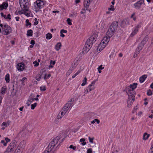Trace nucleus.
<instances>
[{
	"label": "nucleus",
	"mask_w": 153,
	"mask_h": 153,
	"mask_svg": "<svg viewBox=\"0 0 153 153\" xmlns=\"http://www.w3.org/2000/svg\"><path fill=\"white\" fill-rule=\"evenodd\" d=\"M28 100L30 101L31 103L33 101V98L32 97H29Z\"/></svg>",
	"instance_id": "46"
},
{
	"label": "nucleus",
	"mask_w": 153,
	"mask_h": 153,
	"mask_svg": "<svg viewBox=\"0 0 153 153\" xmlns=\"http://www.w3.org/2000/svg\"><path fill=\"white\" fill-rule=\"evenodd\" d=\"M135 13H134L131 16V18H132L135 21L136 19V17H134V16L135 15Z\"/></svg>",
	"instance_id": "51"
},
{
	"label": "nucleus",
	"mask_w": 153,
	"mask_h": 153,
	"mask_svg": "<svg viewBox=\"0 0 153 153\" xmlns=\"http://www.w3.org/2000/svg\"><path fill=\"white\" fill-rule=\"evenodd\" d=\"M26 25L27 26L29 25L30 26H31V23L29 22V21L28 19L26 20Z\"/></svg>",
	"instance_id": "40"
},
{
	"label": "nucleus",
	"mask_w": 153,
	"mask_h": 153,
	"mask_svg": "<svg viewBox=\"0 0 153 153\" xmlns=\"http://www.w3.org/2000/svg\"><path fill=\"white\" fill-rule=\"evenodd\" d=\"M87 153H92V149L91 148H89L88 149Z\"/></svg>",
	"instance_id": "47"
},
{
	"label": "nucleus",
	"mask_w": 153,
	"mask_h": 153,
	"mask_svg": "<svg viewBox=\"0 0 153 153\" xmlns=\"http://www.w3.org/2000/svg\"><path fill=\"white\" fill-rule=\"evenodd\" d=\"M33 63L35 64L34 66L36 67L37 66L39 65V63L36 61L34 62Z\"/></svg>",
	"instance_id": "57"
},
{
	"label": "nucleus",
	"mask_w": 153,
	"mask_h": 153,
	"mask_svg": "<svg viewBox=\"0 0 153 153\" xmlns=\"http://www.w3.org/2000/svg\"><path fill=\"white\" fill-rule=\"evenodd\" d=\"M91 47V46L88 45V44L85 43L82 52L83 53L85 54L88 52L89 51Z\"/></svg>",
	"instance_id": "10"
},
{
	"label": "nucleus",
	"mask_w": 153,
	"mask_h": 153,
	"mask_svg": "<svg viewBox=\"0 0 153 153\" xmlns=\"http://www.w3.org/2000/svg\"><path fill=\"white\" fill-rule=\"evenodd\" d=\"M46 38L48 39L49 40L51 39L52 37V36L51 34L50 33H48L46 34Z\"/></svg>",
	"instance_id": "25"
},
{
	"label": "nucleus",
	"mask_w": 153,
	"mask_h": 153,
	"mask_svg": "<svg viewBox=\"0 0 153 153\" xmlns=\"http://www.w3.org/2000/svg\"><path fill=\"white\" fill-rule=\"evenodd\" d=\"M148 39L149 37L148 36H146L143 39L142 41L141 42L142 44L145 45L146 42L148 40Z\"/></svg>",
	"instance_id": "22"
},
{
	"label": "nucleus",
	"mask_w": 153,
	"mask_h": 153,
	"mask_svg": "<svg viewBox=\"0 0 153 153\" xmlns=\"http://www.w3.org/2000/svg\"><path fill=\"white\" fill-rule=\"evenodd\" d=\"M35 43V42L34 40H32L30 41V44L33 45Z\"/></svg>",
	"instance_id": "63"
},
{
	"label": "nucleus",
	"mask_w": 153,
	"mask_h": 153,
	"mask_svg": "<svg viewBox=\"0 0 153 153\" xmlns=\"http://www.w3.org/2000/svg\"><path fill=\"white\" fill-rule=\"evenodd\" d=\"M133 102V100H131V99L130 98H128L127 107L128 108H130L132 105Z\"/></svg>",
	"instance_id": "19"
},
{
	"label": "nucleus",
	"mask_w": 153,
	"mask_h": 153,
	"mask_svg": "<svg viewBox=\"0 0 153 153\" xmlns=\"http://www.w3.org/2000/svg\"><path fill=\"white\" fill-rule=\"evenodd\" d=\"M40 90L42 91H44L46 90V87L45 86H41L40 87Z\"/></svg>",
	"instance_id": "39"
},
{
	"label": "nucleus",
	"mask_w": 153,
	"mask_h": 153,
	"mask_svg": "<svg viewBox=\"0 0 153 153\" xmlns=\"http://www.w3.org/2000/svg\"><path fill=\"white\" fill-rule=\"evenodd\" d=\"M84 7L86 8V9H87L89 7V3L87 0H85L84 2Z\"/></svg>",
	"instance_id": "23"
},
{
	"label": "nucleus",
	"mask_w": 153,
	"mask_h": 153,
	"mask_svg": "<svg viewBox=\"0 0 153 153\" xmlns=\"http://www.w3.org/2000/svg\"><path fill=\"white\" fill-rule=\"evenodd\" d=\"M108 9L109 10H111V11H114V6L111 5V7L110 8H108Z\"/></svg>",
	"instance_id": "42"
},
{
	"label": "nucleus",
	"mask_w": 153,
	"mask_h": 153,
	"mask_svg": "<svg viewBox=\"0 0 153 153\" xmlns=\"http://www.w3.org/2000/svg\"><path fill=\"white\" fill-rule=\"evenodd\" d=\"M67 32V31L66 30H65L63 29H62L61 30L60 33H66Z\"/></svg>",
	"instance_id": "59"
},
{
	"label": "nucleus",
	"mask_w": 153,
	"mask_h": 153,
	"mask_svg": "<svg viewBox=\"0 0 153 153\" xmlns=\"http://www.w3.org/2000/svg\"><path fill=\"white\" fill-rule=\"evenodd\" d=\"M5 140L6 141V143H7L9 142L10 141V139L8 138L7 137H6L5 139Z\"/></svg>",
	"instance_id": "61"
},
{
	"label": "nucleus",
	"mask_w": 153,
	"mask_h": 153,
	"mask_svg": "<svg viewBox=\"0 0 153 153\" xmlns=\"http://www.w3.org/2000/svg\"><path fill=\"white\" fill-rule=\"evenodd\" d=\"M96 39L95 35H93L87 40L85 43L92 46L93 43L96 41Z\"/></svg>",
	"instance_id": "7"
},
{
	"label": "nucleus",
	"mask_w": 153,
	"mask_h": 153,
	"mask_svg": "<svg viewBox=\"0 0 153 153\" xmlns=\"http://www.w3.org/2000/svg\"><path fill=\"white\" fill-rule=\"evenodd\" d=\"M62 44L61 42H59L57 43L55 46V49L57 51H59L61 48Z\"/></svg>",
	"instance_id": "21"
},
{
	"label": "nucleus",
	"mask_w": 153,
	"mask_h": 153,
	"mask_svg": "<svg viewBox=\"0 0 153 153\" xmlns=\"http://www.w3.org/2000/svg\"><path fill=\"white\" fill-rule=\"evenodd\" d=\"M11 32L12 29L10 26L6 24L4 25L1 31L3 34L4 35H7L10 33Z\"/></svg>",
	"instance_id": "5"
},
{
	"label": "nucleus",
	"mask_w": 153,
	"mask_h": 153,
	"mask_svg": "<svg viewBox=\"0 0 153 153\" xmlns=\"http://www.w3.org/2000/svg\"><path fill=\"white\" fill-rule=\"evenodd\" d=\"M33 31L31 30H29L27 31V36H32Z\"/></svg>",
	"instance_id": "29"
},
{
	"label": "nucleus",
	"mask_w": 153,
	"mask_h": 153,
	"mask_svg": "<svg viewBox=\"0 0 153 153\" xmlns=\"http://www.w3.org/2000/svg\"><path fill=\"white\" fill-rule=\"evenodd\" d=\"M87 79L86 77H85L83 80V83L81 85L82 86H84L87 83Z\"/></svg>",
	"instance_id": "33"
},
{
	"label": "nucleus",
	"mask_w": 153,
	"mask_h": 153,
	"mask_svg": "<svg viewBox=\"0 0 153 153\" xmlns=\"http://www.w3.org/2000/svg\"><path fill=\"white\" fill-rule=\"evenodd\" d=\"M37 103L36 102L34 104H31V108L33 110L35 108L36 106Z\"/></svg>",
	"instance_id": "38"
},
{
	"label": "nucleus",
	"mask_w": 153,
	"mask_h": 153,
	"mask_svg": "<svg viewBox=\"0 0 153 153\" xmlns=\"http://www.w3.org/2000/svg\"><path fill=\"white\" fill-rule=\"evenodd\" d=\"M16 143H17L15 140L13 141L10 143L7 149L12 153L16 146Z\"/></svg>",
	"instance_id": "8"
},
{
	"label": "nucleus",
	"mask_w": 153,
	"mask_h": 153,
	"mask_svg": "<svg viewBox=\"0 0 153 153\" xmlns=\"http://www.w3.org/2000/svg\"><path fill=\"white\" fill-rule=\"evenodd\" d=\"M140 27V26L139 25H137L136 27L135 28L134 30L132 33L131 34V36L132 37L138 31V28Z\"/></svg>",
	"instance_id": "18"
},
{
	"label": "nucleus",
	"mask_w": 153,
	"mask_h": 153,
	"mask_svg": "<svg viewBox=\"0 0 153 153\" xmlns=\"http://www.w3.org/2000/svg\"><path fill=\"white\" fill-rule=\"evenodd\" d=\"M94 139V138H91L90 137H89V142L91 143H93V140Z\"/></svg>",
	"instance_id": "54"
},
{
	"label": "nucleus",
	"mask_w": 153,
	"mask_h": 153,
	"mask_svg": "<svg viewBox=\"0 0 153 153\" xmlns=\"http://www.w3.org/2000/svg\"><path fill=\"white\" fill-rule=\"evenodd\" d=\"M100 44H102L101 46H102V48H104L105 47L106 45H107L106 44H105L104 43L102 42H101V43Z\"/></svg>",
	"instance_id": "45"
},
{
	"label": "nucleus",
	"mask_w": 153,
	"mask_h": 153,
	"mask_svg": "<svg viewBox=\"0 0 153 153\" xmlns=\"http://www.w3.org/2000/svg\"><path fill=\"white\" fill-rule=\"evenodd\" d=\"M149 136V134H148L147 133H145L143 135V139L144 140H146L148 139Z\"/></svg>",
	"instance_id": "30"
},
{
	"label": "nucleus",
	"mask_w": 153,
	"mask_h": 153,
	"mask_svg": "<svg viewBox=\"0 0 153 153\" xmlns=\"http://www.w3.org/2000/svg\"><path fill=\"white\" fill-rule=\"evenodd\" d=\"M101 45L102 44H99L97 47V51H98L99 52H100L103 49V48H102V46H101Z\"/></svg>",
	"instance_id": "32"
},
{
	"label": "nucleus",
	"mask_w": 153,
	"mask_h": 153,
	"mask_svg": "<svg viewBox=\"0 0 153 153\" xmlns=\"http://www.w3.org/2000/svg\"><path fill=\"white\" fill-rule=\"evenodd\" d=\"M104 68V67H102V65H101L99 66V67L97 68L98 70H102Z\"/></svg>",
	"instance_id": "53"
},
{
	"label": "nucleus",
	"mask_w": 153,
	"mask_h": 153,
	"mask_svg": "<svg viewBox=\"0 0 153 153\" xmlns=\"http://www.w3.org/2000/svg\"><path fill=\"white\" fill-rule=\"evenodd\" d=\"M87 9H85V8L82 9L80 13L81 14H84L86 12V10Z\"/></svg>",
	"instance_id": "52"
},
{
	"label": "nucleus",
	"mask_w": 153,
	"mask_h": 153,
	"mask_svg": "<svg viewBox=\"0 0 153 153\" xmlns=\"http://www.w3.org/2000/svg\"><path fill=\"white\" fill-rule=\"evenodd\" d=\"M23 150V149L21 148L17 147V148L15 151L14 153H22V152Z\"/></svg>",
	"instance_id": "24"
},
{
	"label": "nucleus",
	"mask_w": 153,
	"mask_h": 153,
	"mask_svg": "<svg viewBox=\"0 0 153 153\" xmlns=\"http://www.w3.org/2000/svg\"><path fill=\"white\" fill-rule=\"evenodd\" d=\"M6 88L5 87H3L1 88V93L3 94H4L6 92Z\"/></svg>",
	"instance_id": "31"
},
{
	"label": "nucleus",
	"mask_w": 153,
	"mask_h": 153,
	"mask_svg": "<svg viewBox=\"0 0 153 153\" xmlns=\"http://www.w3.org/2000/svg\"><path fill=\"white\" fill-rule=\"evenodd\" d=\"M62 117V116H61L60 115H59V114H58L57 117V118L58 120L60 119Z\"/></svg>",
	"instance_id": "58"
},
{
	"label": "nucleus",
	"mask_w": 153,
	"mask_h": 153,
	"mask_svg": "<svg viewBox=\"0 0 153 153\" xmlns=\"http://www.w3.org/2000/svg\"><path fill=\"white\" fill-rule=\"evenodd\" d=\"M5 80H6L7 83H9L10 82V75L8 74H7L5 76Z\"/></svg>",
	"instance_id": "28"
},
{
	"label": "nucleus",
	"mask_w": 153,
	"mask_h": 153,
	"mask_svg": "<svg viewBox=\"0 0 153 153\" xmlns=\"http://www.w3.org/2000/svg\"><path fill=\"white\" fill-rule=\"evenodd\" d=\"M41 77V75L39 74H38L36 76V79L38 81L40 80Z\"/></svg>",
	"instance_id": "36"
},
{
	"label": "nucleus",
	"mask_w": 153,
	"mask_h": 153,
	"mask_svg": "<svg viewBox=\"0 0 153 153\" xmlns=\"http://www.w3.org/2000/svg\"><path fill=\"white\" fill-rule=\"evenodd\" d=\"M144 45L142 44L141 42L139 44V46L137 47L136 50V53H138L139 52H140V51L143 48Z\"/></svg>",
	"instance_id": "16"
},
{
	"label": "nucleus",
	"mask_w": 153,
	"mask_h": 153,
	"mask_svg": "<svg viewBox=\"0 0 153 153\" xmlns=\"http://www.w3.org/2000/svg\"><path fill=\"white\" fill-rule=\"evenodd\" d=\"M147 95L149 96L151 95L152 94V92L150 90H149L147 92Z\"/></svg>",
	"instance_id": "44"
},
{
	"label": "nucleus",
	"mask_w": 153,
	"mask_h": 153,
	"mask_svg": "<svg viewBox=\"0 0 153 153\" xmlns=\"http://www.w3.org/2000/svg\"><path fill=\"white\" fill-rule=\"evenodd\" d=\"M67 112V111L62 108V110L60 111V112L59 113V114L63 117L65 114Z\"/></svg>",
	"instance_id": "27"
},
{
	"label": "nucleus",
	"mask_w": 153,
	"mask_h": 153,
	"mask_svg": "<svg viewBox=\"0 0 153 153\" xmlns=\"http://www.w3.org/2000/svg\"><path fill=\"white\" fill-rule=\"evenodd\" d=\"M74 101V98H71L69 101L67 103L65 104V105L62 108L67 112L70 108L72 104H73Z\"/></svg>",
	"instance_id": "6"
},
{
	"label": "nucleus",
	"mask_w": 153,
	"mask_h": 153,
	"mask_svg": "<svg viewBox=\"0 0 153 153\" xmlns=\"http://www.w3.org/2000/svg\"><path fill=\"white\" fill-rule=\"evenodd\" d=\"M94 121H95V122H96L97 124H99L100 123V121L98 119H94Z\"/></svg>",
	"instance_id": "62"
},
{
	"label": "nucleus",
	"mask_w": 153,
	"mask_h": 153,
	"mask_svg": "<svg viewBox=\"0 0 153 153\" xmlns=\"http://www.w3.org/2000/svg\"><path fill=\"white\" fill-rule=\"evenodd\" d=\"M144 0H140L134 4V8L137 9H139L140 8L141 5L144 3Z\"/></svg>",
	"instance_id": "9"
},
{
	"label": "nucleus",
	"mask_w": 153,
	"mask_h": 153,
	"mask_svg": "<svg viewBox=\"0 0 153 153\" xmlns=\"http://www.w3.org/2000/svg\"><path fill=\"white\" fill-rule=\"evenodd\" d=\"M67 22L68 24V25H72V23L71 22V21L70 19H69V18L68 19H67Z\"/></svg>",
	"instance_id": "41"
},
{
	"label": "nucleus",
	"mask_w": 153,
	"mask_h": 153,
	"mask_svg": "<svg viewBox=\"0 0 153 153\" xmlns=\"http://www.w3.org/2000/svg\"><path fill=\"white\" fill-rule=\"evenodd\" d=\"M8 6V4L5 2H3L2 4L0 5V10L6 9Z\"/></svg>",
	"instance_id": "14"
},
{
	"label": "nucleus",
	"mask_w": 153,
	"mask_h": 153,
	"mask_svg": "<svg viewBox=\"0 0 153 153\" xmlns=\"http://www.w3.org/2000/svg\"><path fill=\"white\" fill-rule=\"evenodd\" d=\"M97 81V80L96 79L94 80L91 82V84L86 88V90L85 91L84 94L83 96H85V94H87L88 92L94 90L95 89V88L94 85Z\"/></svg>",
	"instance_id": "4"
},
{
	"label": "nucleus",
	"mask_w": 153,
	"mask_h": 153,
	"mask_svg": "<svg viewBox=\"0 0 153 153\" xmlns=\"http://www.w3.org/2000/svg\"><path fill=\"white\" fill-rule=\"evenodd\" d=\"M35 3L37 7L39 9L42 8L44 5L43 1L40 0H37Z\"/></svg>",
	"instance_id": "11"
},
{
	"label": "nucleus",
	"mask_w": 153,
	"mask_h": 153,
	"mask_svg": "<svg viewBox=\"0 0 153 153\" xmlns=\"http://www.w3.org/2000/svg\"><path fill=\"white\" fill-rule=\"evenodd\" d=\"M55 62H56L55 61H53L52 60H51L50 62V64L51 65L52 64V65H55Z\"/></svg>",
	"instance_id": "60"
},
{
	"label": "nucleus",
	"mask_w": 153,
	"mask_h": 153,
	"mask_svg": "<svg viewBox=\"0 0 153 153\" xmlns=\"http://www.w3.org/2000/svg\"><path fill=\"white\" fill-rule=\"evenodd\" d=\"M24 14L27 17H29L30 16V13H29L25 12H24Z\"/></svg>",
	"instance_id": "55"
},
{
	"label": "nucleus",
	"mask_w": 153,
	"mask_h": 153,
	"mask_svg": "<svg viewBox=\"0 0 153 153\" xmlns=\"http://www.w3.org/2000/svg\"><path fill=\"white\" fill-rule=\"evenodd\" d=\"M69 148L70 149H72L74 150H75L76 149V146H73V145H71Z\"/></svg>",
	"instance_id": "49"
},
{
	"label": "nucleus",
	"mask_w": 153,
	"mask_h": 153,
	"mask_svg": "<svg viewBox=\"0 0 153 153\" xmlns=\"http://www.w3.org/2000/svg\"><path fill=\"white\" fill-rule=\"evenodd\" d=\"M118 26V23L117 21H114L112 22L109 26V29L107 32L110 36H112L115 32L116 31Z\"/></svg>",
	"instance_id": "2"
},
{
	"label": "nucleus",
	"mask_w": 153,
	"mask_h": 153,
	"mask_svg": "<svg viewBox=\"0 0 153 153\" xmlns=\"http://www.w3.org/2000/svg\"><path fill=\"white\" fill-rule=\"evenodd\" d=\"M122 24L126 25H128L129 24V22L128 20L127 19H124L122 22Z\"/></svg>",
	"instance_id": "35"
},
{
	"label": "nucleus",
	"mask_w": 153,
	"mask_h": 153,
	"mask_svg": "<svg viewBox=\"0 0 153 153\" xmlns=\"http://www.w3.org/2000/svg\"><path fill=\"white\" fill-rule=\"evenodd\" d=\"M62 135L61 134L54 138L49 143L43 153H53L55 148L57 147L64 139V137L63 138Z\"/></svg>",
	"instance_id": "1"
},
{
	"label": "nucleus",
	"mask_w": 153,
	"mask_h": 153,
	"mask_svg": "<svg viewBox=\"0 0 153 153\" xmlns=\"http://www.w3.org/2000/svg\"><path fill=\"white\" fill-rule=\"evenodd\" d=\"M149 153H153V146L151 147L150 151L149 152Z\"/></svg>",
	"instance_id": "56"
},
{
	"label": "nucleus",
	"mask_w": 153,
	"mask_h": 153,
	"mask_svg": "<svg viewBox=\"0 0 153 153\" xmlns=\"http://www.w3.org/2000/svg\"><path fill=\"white\" fill-rule=\"evenodd\" d=\"M129 87H126V91L127 94L128 95V98L131 99V100L134 101V97L135 95V91L133 90L129 89Z\"/></svg>",
	"instance_id": "3"
},
{
	"label": "nucleus",
	"mask_w": 153,
	"mask_h": 153,
	"mask_svg": "<svg viewBox=\"0 0 153 153\" xmlns=\"http://www.w3.org/2000/svg\"><path fill=\"white\" fill-rule=\"evenodd\" d=\"M2 125L3 126H5L6 127H7L9 125V124L8 123H7L5 122H3L2 123Z\"/></svg>",
	"instance_id": "48"
},
{
	"label": "nucleus",
	"mask_w": 153,
	"mask_h": 153,
	"mask_svg": "<svg viewBox=\"0 0 153 153\" xmlns=\"http://www.w3.org/2000/svg\"><path fill=\"white\" fill-rule=\"evenodd\" d=\"M26 142L25 140H22L21 142L18 147L23 149L25 146Z\"/></svg>",
	"instance_id": "15"
},
{
	"label": "nucleus",
	"mask_w": 153,
	"mask_h": 153,
	"mask_svg": "<svg viewBox=\"0 0 153 153\" xmlns=\"http://www.w3.org/2000/svg\"><path fill=\"white\" fill-rule=\"evenodd\" d=\"M147 77V76L146 75H143L140 78L139 80L140 83H142L144 82Z\"/></svg>",
	"instance_id": "20"
},
{
	"label": "nucleus",
	"mask_w": 153,
	"mask_h": 153,
	"mask_svg": "<svg viewBox=\"0 0 153 153\" xmlns=\"http://www.w3.org/2000/svg\"><path fill=\"white\" fill-rule=\"evenodd\" d=\"M23 6V11H28V8L27 7L26 4H22Z\"/></svg>",
	"instance_id": "34"
},
{
	"label": "nucleus",
	"mask_w": 153,
	"mask_h": 153,
	"mask_svg": "<svg viewBox=\"0 0 153 153\" xmlns=\"http://www.w3.org/2000/svg\"><path fill=\"white\" fill-rule=\"evenodd\" d=\"M4 153H12L11 152H10L7 149L6 151Z\"/></svg>",
	"instance_id": "64"
},
{
	"label": "nucleus",
	"mask_w": 153,
	"mask_h": 153,
	"mask_svg": "<svg viewBox=\"0 0 153 153\" xmlns=\"http://www.w3.org/2000/svg\"><path fill=\"white\" fill-rule=\"evenodd\" d=\"M1 143L3 144L4 146H6L7 145V143L5 142L4 140H1Z\"/></svg>",
	"instance_id": "50"
},
{
	"label": "nucleus",
	"mask_w": 153,
	"mask_h": 153,
	"mask_svg": "<svg viewBox=\"0 0 153 153\" xmlns=\"http://www.w3.org/2000/svg\"><path fill=\"white\" fill-rule=\"evenodd\" d=\"M137 85V83H134L132 84H131L129 86H128L127 87H129V89L133 90L134 91V90L136 88Z\"/></svg>",
	"instance_id": "17"
},
{
	"label": "nucleus",
	"mask_w": 153,
	"mask_h": 153,
	"mask_svg": "<svg viewBox=\"0 0 153 153\" xmlns=\"http://www.w3.org/2000/svg\"><path fill=\"white\" fill-rule=\"evenodd\" d=\"M51 76V74H49L47 76H46V74H45L44 77V79L45 80L46 79H47L50 77Z\"/></svg>",
	"instance_id": "43"
},
{
	"label": "nucleus",
	"mask_w": 153,
	"mask_h": 153,
	"mask_svg": "<svg viewBox=\"0 0 153 153\" xmlns=\"http://www.w3.org/2000/svg\"><path fill=\"white\" fill-rule=\"evenodd\" d=\"M73 70L71 69H69L66 73V76H68L72 72Z\"/></svg>",
	"instance_id": "37"
},
{
	"label": "nucleus",
	"mask_w": 153,
	"mask_h": 153,
	"mask_svg": "<svg viewBox=\"0 0 153 153\" xmlns=\"http://www.w3.org/2000/svg\"><path fill=\"white\" fill-rule=\"evenodd\" d=\"M24 64L22 63H18L17 65V68L18 70L22 71L24 69Z\"/></svg>",
	"instance_id": "13"
},
{
	"label": "nucleus",
	"mask_w": 153,
	"mask_h": 153,
	"mask_svg": "<svg viewBox=\"0 0 153 153\" xmlns=\"http://www.w3.org/2000/svg\"><path fill=\"white\" fill-rule=\"evenodd\" d=\"M105 37H104L102 40V42L105 43V44L107 45L109 41H110V38L111 36H110L108 34Z\"/></svg>",
	"instance_id": "12"
},
{
	"label": "nucleus",
	"mask_w": 153,
	"mask_h": 153,
	"mask_svg": "<svg viewBox=\"0 0 153 153\" xmlns=\"http://www.w3.org/2000/svg\"><path fill=\"white\" fill-rule=\"evenodd\" d=\"M27 1L28 0H19V4L20 7L22 6V5L23 4H26Z\"/></svg>",
	"instance_id": "26"
}]
</instances>
